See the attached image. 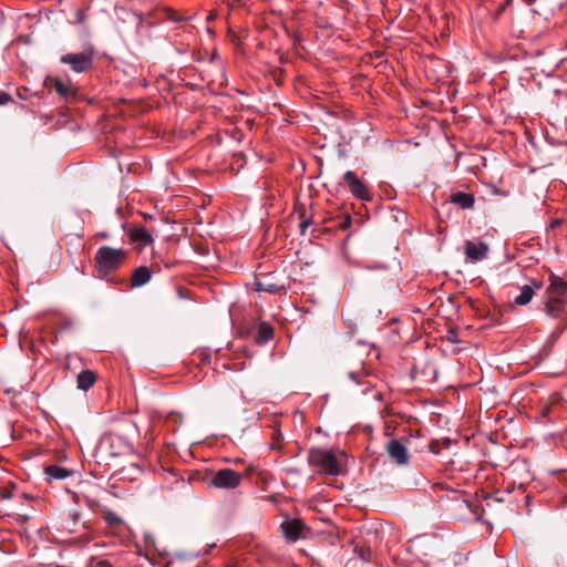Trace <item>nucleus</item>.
I'll use <instances>...</instances> for the list:
<instances>
[{
    "label": "nucleus",
    "instance_id": "1",
    "mask_svg": "<svg viewBox=\"0 0 567 567\" xmlns=\"http://www.w3.org/2000/svg\"><path fill=\"white\" fill-rule=\"evenodd\" d=\"M308 463L310 466L320 468L321 473L326 475H339L341 466L336 455L323 449H312L308 455Z\"/></svg>",
    "mask_w": 567,
    "mask_h": 567
},
{
    "label": "nucleus",
    "instance_id": "2",
    "mask_svg": "<svg viewBox=\"0 0 567 567\" xmlns=\"http://www.w3.org/2000/svg\"><path fill=\"white\" fill-rule=\"evenodd\" d=\"M126 257V251L103 246L95 254V262L100 272L109 274L117 269Z\"/></svg>",
    "mask_w": 567,
    "mask_h": 567
},
{
    "label": "nucleus",
    "instance_id": "3",
    "mask_svg": "<svg viewBox=\"0 0 567 567\" xmlns=\"http://www.w3.org/2000/svg\"><path fill=\"white\" fill-rule=\"evenodd\" d=\"M244 475L231 468L218 470L209 481V486L220 489H235L237 488Z\"/></svg>",
    "mask_w": 567,
    "mask_h": 567
},
{
    "label": "nucleus",
    "instance_id": "4",
    "mask_svg": "<svg viewBox=\"0 0 567 567\" xmlns=\"http://www.w3.org/2000/svg\"><path fill=\"white\" fill-rule=\"evenodd\" d=\"M61 63L68 64L76 73H83L90 70L93 65V56L91 53H68L61 56Z\"/></svg>",
    "mask_w": 567,
    "mask_h": 567
},
{
    "label": "nucleus",
    "instance_id": "5",
    "mask_svg": "<svg viewBox=\"0 0 567 567\" xmlns=\"http://www.w3.org/2000/svg\"><path fill=\"white\" fill-rule=\"evenodd\" d=\"M386 453L391 461L399 466H408L410 463V454L408 447L401 440H391L386 444Z\"/></svg>",
    "mask_w": 567,
    "mask_h": 567
},
{
    "label": "nucleus",
    "instance_id": "6",
    "mask_svg": "<svg viewBox=\"0 0 567 567\" xmlns=\"http://www.w3.org/2000/svg\"><path fill=\"white\" fill-rule=\"evenodd\" d=\"M343 179L348 185L350 193L360 200H371V193L365 184H363L354 172L348 171L343 175Z\"/></svg>",
    "mask_w": 567,
    "mask_h": 567
},
{
    "label": "nucleus",
    "instance_id": "7",
    "mask_svg": "<svg viewBox=\"0 0 567 567\" xmlns=\"http://www.w3.org/2000/svg\"><path fill=\"white\" fill-rule=\"evenodd\" d=\"M489 247L482 240H466L464 243V252L466 258L477 262L487 258Z\"/></svg>",
    "mask_w": 567,
    "mask_h": 567
},
{
    "label": "nucleus",
    "instance_id": "8",
    "mask_svg": "<svg viewBox=\"0 0 567 567\" xmlns=\"http://www.w3.org/2000/svg\"><path fill=\"white\" fill-rule=\"evenodd\" d=\"M280 528L286 539L295 543L302 537L306 525L301 519L295 518L282 522Z\"/></svg>",
    "mask_w": 567,
    "mask_h": 567
},
{
    "label": "nucleus",
    "instance_id": "9",
    "mask_svg": "<svg viewBox=\"0 0 567 567\" xmlns=\"http://www.w3.org/2000/svg\"><path fill=\"white\" fill-rule=\"evenodd\" d=\"M348 378L360 388L361 394H367L369 390L373 388V384L362 371H351L348 373Z\"/></svg>",
    "mask_w": 567,
    "mask_h": 567
},
{
    "label": "nucleus",
    "instance_id": "10",
    "mask_svg": "<svg viewBox=\"0 0 567 567\" xmlns=\"http://www.w3.org/2000/svg\"><path fill=\"white\" fill-rule=\"evenodd\" d=\"M550 296L563 299L567 295V282L558 276H550Z\"/></svg>",
    "mask_w": 567,
    "mask_h": 567
},
{
    "label": "nucleus",
    "instance_id": "11",
    "mask_svg": "<svg viewBox=\"0 0 567 567\" xmlns=\"http://www.w3.org/2000/svg\"><path fill=\"white\" fill-rule=\"evenodd\" d=\"M152 278V272L146 266H141L136 268L131 278L132 287H141L147 284Z\"/></svg>",
    "mask_w": 567,
    "mask_h": 567
},
{
    "label": "nucleus",
    "instance_id": "12",
    "mask_svg": "<svg viewBox=\"0 0 567 567\" xmlns=\"http://www.w3.org/2000/svg\"><path fill=\"white\" fill-rule=\"evenodd\" d=\"M44 473L49 481L51 480H64L73 474L71 470L53 464L44 467Z\"/></svg>",
    "mask_w": 567,
    "mask_h": 567
},
{
    "label": "nucleus",
    "instance_id": "13",
    "mask_svg": "<svg viewBox=\"0 0 567 567\" xmlns=\"http://www.w3.org/2000/svg\"><path fill=\"white\" fill-rule=\"evenodd\" d=\"M95 373L91 370H83L79 373L76 383L78 388L83 391H87L95 382Z\"/></svg>",
    "mask_w": 567,
    "mask_h": 567
},
{
    "label": "nucleus",
    "instance_id": "14",
    "mask_svg": "<svg viewBox=\"0 0 567 567\" xmlns=\"http://www.w3.org/2000/svg\"><path fill=\"white\" fill-rule=\"evenodd\" d=\"M451 202L461 208L468 209L474 205V197L468 193L457 192L451 196Z\"/></svg>",
    "mask_w": 567,
    "mask_h": 567
},
{
    "label": "nucleus",
    "instance_id": "15",
    "mask_svg": "<svg viewBox=\"0 0 567 567\" xmlns=\"http://www.w3.org/2000/svg\"><path fill=\"white\" fill-rule=\"evenodd\" d=\"M130 238L133 241L142 243L144 246L153 243L152 235L144 227L133 228L130 233Z\"/></svg>",
    "mask_w": 567,
    "mask_h": 567
},
{
    "label": "nucleus",
    "instance_id": "16",
    "mask_svg": "<svg viewBox=\"0 0 567 567\" xmlns=\"http://www.w3.org/2000/svg\"><path fill=\"white\" fill-rule=\"evenodd\" d=\"M533 296L534 289L530 286L525 285L520 288V292L515 297L514 302L518 306H525L530 302Z\"/></svg>",
    "mask_w": 567,
    "mask_h": 567
},
{
    "label": "nucleus",
    "instance_id": "17",
    "mask_svg": "<svg viewBox=\"0 0 567 567\" xmlns=\"http://www.w3.org/2000/svg\"><path fill=\"white\" fill-rule=\"evenodd\" d=\"M564 300L560 298L549 297L546 303V312L551 317H557L563 309Z\"/></svg>",
    "mask_w": 567,
    "mask_h": 567
},
{
    "label": "nucleus",
    "instance_id": "18",
    "mask_svg": "<svg viewBox=\"0 0 567 567\" xmlns=\"http://www.w3.org/2000/svg\"><path fill=\"white\" fill-rule=\"evenodd\" d=\"M52 89L64 99H68L72 93L70 85L58 78L52 80Z\"/></svg>",
    "mask_w": 567,
    "mask_h": 567
},
{
    "label": "nucleus",
    "instance_id": "19",
    "mask_svg": "<svg viewBox=\"0 0 567 567\" xmlns=\"http://www.w3.org/2000/svg\"><path fill=\"white\" fill-rule=\"evenodd\" d=\"M274 336V331H272V328L262 323L260 324L259 327V330H258V341L259 342H268Z\"/></svg>",
    "mask_w": 567,
    "mask_h": 567
},
{
    "label": "nucleus",
    "instance_id": "20",
    "mask_svg": "<svg viewBox=\"0 0 567 567\" xmlns=\"http://www.w3.org/2000/svg\"><path fill=\"white\" fill-rule=\"evenodd\" d=\"M256 290L257 291H266L269 293H277L279 291V287L275 284H265L262 281H256Z\"/></svg>",
    "mask_w": 567,
    "mask_h": 567
},
{
    "label": "nucleus",
    "instance_id": "21",
    "mask_svg": "<svg viewBox=\"0 0 567 567\" xmlns=\"http://www.w3.org/2000/svg\"><path fill=\"white\" fill-rule=\"evenodd\" d=\"M105 522L111 526H116L122 523V519L113 512H107L105 514Z\"/></svg>",
    "mask_w": 567,
    "mask_h": 567
},
{
    "label": "nucleus",
    "instance_id": "22",
    "mask_svg": "<svg viewBox=\"0 0 567 567\" xmlns=\"http://www.w3.org/2000/svg\"><path fill=\"white\" fill-rule=\"evenodd\" d=\"M90 567H112L111 563L106 559L92 557L90 559Z\"/></svg>",
    "mask_w": 567,
    "mask_h": 567
},
{
    "label": "nucleus",
    "instance_id": "23",
    "mask_svg": "<svg viewBox=\"0 0 567 567\" xmlns=\"http://www.w3.org/2000/svg\"><path fill=\"white\" fill-rule=\"evenodd\" d=\"M272 440H274V442L271 444V447L272 449H279L281 446L282 440H284L281 432L275 430L272 432Z\"/></svg>",
    "mask_w": 567,
    "mask_h": 567
},
{
    "label": "nucleus",
    "instance_id": "24",
    "mask_svg": "<svg viewBox=\"0 0 567 567\" xmlns=\"http://www.w3.org/2000/svg\"><path fill=\"white\" fill-rule=\"evenodd\" d=\"M313 220H312V217H305L302 218V220H300L299 223V228H300V234L303 236L306 235V230L307 228L312 225Z\"/></svg>",
    "mask_w": 567,
    "mask_h": 567
},
{
    "label": "nucleus",
    "instance_id": "25",
    "mask_svg": "<svg viewBox=\"0 0 567 567\" xmlns=\"http://www.w3.org/2000/svg\"><path fill=\"white\" fill-rule=\"evenodd\" d=\"M296 213L298 214V216H299V219H300V220H302V218H305V217H312L311 215H309V214L307 213V208H306V206H305V205H302V204H301V205H299V206H297V208H296Z\"/></svg>",
    "mask_w": 567,
    "mask_h": 567
},
{
    "label": "nucleus",
    "instance_id": "26",
    "mask_svg": "<svg viewBox=\"0 0 567 567\" xmlns=\"http://www.w3.org/2000/svg\"><path fill=\"white\" fill-rule=\"evenodd\" d=\"M175 556L178 559H194L199 556L198 553H176Z\"/></svg>",
    "mask_w": 567,
    "mask_h": 567
},
{
    "label": "nucleus",
    "instance_id": "27",
    "mask_svg": "<svg viewBox=\"0 0 567 567\" xmlns=\"http://www.w3.org/2000/svg\"><path fill=\"white\" fill-rule=\"evenodd\" d=\"M351 224H352V219L349 215H347L343 218V220L340 223L339 227L344 230V229H348L351 226Z\"/></svg>",
    "mask_w": 567,
    "mask_h": 567
},
{
    "label": "nucleus",
    "instance_id": "28",
    "mask_svg": "<svg viewBox=\"0 0 567 567\" xmlns=\"http://www.w3.org/2000/svg\"><path fill=\"white\" fill-rule=\"evenodd\" d=\"M10 101H11V96L6 92L0 91V105H6Z\"/></svg>",
    "mask_w": 567,
    "mask_h": 567
},
{
    "label": "nucleus",
    "instance_id": "29",
    "mask_svg": "<svg viewBox=\"0 0 567 567\" xmlns=\"http://www.w3.org/2000/svg\"><path fill=\"white\" fill-rule=\"evenodd\" d=\"M446 339L451 342H456L457 341V332L453 329L449 330Z\"/></svg>",
    "mask_w": 567,
    "mask_h": 567
},
{
    "label": "nucleus",
    "instance_id": "30",
    "mask_svg": "<svg viewBox=\"0 0 567 567\" xmlns=\"http://www.w3.org/2000/svg\"><path fill=\"white\" fill-rule=\"evenodd\" d=\"M70 518L73 522V524L75 525V524H78L80 522L81 516H80V514L78 512H71L70 513Z\"/></svg>",
    "mask_w": 567,
    "mask_h": 567
},
{
    "label": "nucleus",
    "instance_id": "31",
    "mask_svg": "<svg viewBox=\"0 0 567 567\" xmlns=\"http://www.w3.org/2000/svg\"><path fill=\"white\" fill-rule=\"evenodd\" d=\"M370 555H371V551L369 549L367 551L365 550H361L360 551V557L363 560H369L370 559Z\"/></svg>",
    "mask_w": 567,
    "mask_h": 567
},
{
    "label": "nucleus",
    "instance_id": "32",
    "mask_svg": "<svg viewBox=\"0 0 567 567\" xmlns=\"http://www.w3.org/2000/svg\"><path fill=\"white\" fill-rule=\"evenodd\" d=\"M1 499H7L11 497V494L8 492H0Z\"/></svg>",
    "mask_w": 567,
    "mask_h": 567
},
{
    "label": "nucleus",
    "instance_id": "33",
    "mask_svg": "<svg viewBox=\"0 0 567 567\" xmlns=\"http://www.w3.org/2000/svg\"><path fill=\"white\" fill-rule=\"evenodd\" d=\"M557 225H559V220H554V221H551V225H550V226H551V227H555V226H557Z\"/></svg>",
    "mask_w": 567,
    "mask_h": 567
},
{
    "label": "nucleus",
    "instance_id": "34",
    "mask_svg": "<svg viewBox=\"0 0 567 567\" xmlns=\"http://www.w3.org/2000/svg\"><path fill=\"white\" fill-rule=\"evenodd\" d=\"M215 545H212L208 549H206L205 554H208L210 548L214 547Z\"/></svg>",
    "mask_w": 567,
    "mask_h": 567
},
{
    "label": "nucleus",
    "instance_id": "35",
    "mask_svg": "<svg viewBox=\"0 0 567 567\" xmlns=\"http://www.w3.org/2000/svg\"><path fill=\"white\" fill-rule=\"evenodd\" d=\"M226 567H238V566L235 564H230V565H227Z\"/></svg>",
    "mask_w": 567,
    "mask_h": 567
},
{
    "label": "nucleus",
    "instance_id": "36",
    "mask_svg": "<svg viewBox=\"0 0 567 567\" xmlns=\"http://www.w3.org/2000/svg\"><path fill=\"white\" fill-rule=\"evenodd\" d=\"M73 498H74L75 502H78V494H74Z\"/></svg>",
    "mask_w": 567,
    "mask_h": 567
},
{
    "label": "nucleus",
    "instance_id": "37",
    "mask_svg": "<svg viewBox=\"0 0 567 567\" xmlns=\"http://www.w3.org/2000/svg\"><path fill=\"white\" fill-rule=\"evenodd\" d=\"M512 0H507L506 4L509 3Z\"/></svg>",
    "mask_w": 567,
    "mask_h": 567
}]
</instances>
